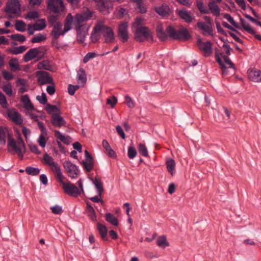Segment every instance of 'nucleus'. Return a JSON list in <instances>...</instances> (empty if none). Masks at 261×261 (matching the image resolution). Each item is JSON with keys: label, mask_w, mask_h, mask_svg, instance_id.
<instances>
[{"label": "nucleus", "mask_w": 261, "mask_h": 261, "mask_svg": "<svg viewBox=\"0 0 261 261\" xmlns=\"http://www.w3.org/2000/svg\"><path fill=\"white\" fill-rule=\"evenodd\" d=\"M43 159L44 164L47 165L49 167L56 163V162H54V159L47 153H45L43 155Z\"/></svg>", "instance_id": "58836bf2"}, {"label": "nucleus", "mask_w": 261, "mask_h": 261, "mask_svg": "<svg viewBox=\"0 0 261 261\" xmlns=\"http://www.w3.org/2000/svg\"><path fill=\"white\" fill-rule=\"evenodd\" d=\"M77 79L78 83L82 84V87L84 86L87 81L86 74L83 68H80L77 71Z\"/></svg>", "instance_id": "cd10ccee"}, {"label": "nucleus", "mask_w": 261, "mask_h": 261, "mask_svg": "<svg viewBox=\"0 0 261 261\" xmlns=\"http://www.w3.org/2000/svg\"><path fill=\"white\" fill-rule=\"evenodd\" d=\"M51 122L53 125L58 127H61L65 125V120L59 114H53Z\"/></svg>", "instance_id": "aec40b11"}, {"label": "nucleus", "mask_w": 261, "mask_h": 261, "mask_svg": "<svg viewBox=\"0 0 261 261\" xmlns=\"http://www.w3.org/2000/svg\"><path fill=\"white\" fill-rule=\"evenodd\" d=\"M150 36L151 32L145 27H138L135 31V38L137 41L142 42L149 39Z\"/></svg>", "instance_id": "423d86ee"}, {"label": "nucleus", "mask_w": 261, "mask_h": 261, "mask_svg": "<svg viewBox=\"0 0 261 261\" xmlns=\"http://www.w3.org/2000/svg\"><path fill=\"white\" fill-rule=\"evenodd\" d=\"M46 38V35L45 34H38L37 35L33 37L32 39V43L40 42L43 40H45Z\"/></svg>", "instance_id": "79ce46f5"}, {"label": "nucleus", "mask_w": 261, "mask_h": 261, "mask_svg": "<svg viewBox=\"0 0 261 261\" xmlns=\"http://www.w3.org/2000/svg\"><path fill=\"white\" fill-rule=\"evenodd\" d=\"M0 105L4 108L7 107L8 103L6 96L0 91Z\"/></svg>", "instance_id": "5fc2aeb1"}, {"label": "nucleus", "mask_w": 261, "mask_h": 261, "mask_svg": "<svg viewBox=\"0 0 261 261\" xmlns=\"http://www.w3.org/2000/svg\"><path fill=\"white\" fill-rule=\"evenodd\" d=\"M116 130L119 135L123 139L125 138V135L123 130L122 128L120 125L116 127Z\"/></svg>", "instance_id": "774afa93"}, {"label": "nucleus", "mask_w": 261, "mask_h": 261, "mask_svg": "<svg viewBox=\"0 0 261 261\" xmlns=\"http://www.w3.org/2000/svg\"><path fill=\"white\" fill-rule=\"evenodd\" d=\"M127 155L129 158L131 159H134L137 155V151L134 147L130 146L128 148Z\"/></svg>", "instance_id": "8fccbe9b"}, {"label": "nucleus", "mask_w": 261, "mask_h": 261, "mask_svg": "<svg viewBox=\"0 0 261 261\" xmlns=\"http://www.w3.org/2000/svg\"><path fill=\"white\" fill-rule=\"evenodd\" d=\"M103 147L106 150V153L111 158H115L116 157L115 151L111 148L109 143L105 140L102 142Z\"/></svg>", "instance_id": "393cba45"}, {"label": "nucleus", "mask_w": 261, "mask_h": 261, "mask_svg": "<svg viewBox=\"0 0 261 261\" xmlns=\"http://www.w3.org/2000/svg\"><path fill=\"white\" fill-rule=\"evenodd\" d=\"M100 31H97L95 30V27L94 28L93 32L91 36V41L93 43L96 42L100 38Z\"/></svg>", "instance_id": "de8ad7c7"}, {"label": "nucleus", "mask_w": 261, "mask_h": 261, "mask_svg": "<svg viewBox=\"0 0 261 261\" xmlns=\"http://www.w3.org/2000/svg\"><path fill=\"white\" fill-rule=\"evenodd\" d=\"M196 4L197 8L202 14H208L209 11L204 5L202 0H197Z\"/></svg>", "instance_id": "473e14b6"}, {"label": "nucleus", "mask_w": 261, "mask_h": 261, "mask_svg": "<svg viewBox=\"0 0 261 261\" xmlns=\"http://www.w3.org/2000/svg\"><path fill=\"white\" fill-rule=\"evenodd\" d=\"M39 15L36 11H30L28 13L26 16V18H28L30 20L35 19L39 18Z\"/></svg>", "instance_id": "6e6d98bb"}, {"label": "nucleus", "mask_w": 261, "mask_h": 261, "mask_svg": "<svg viewBox=\"0 0 261 261\" xmlns=\"http://www.w3.org/2000/svg\"><path fill=\"white\" fill-rule=\"evenodd\" d=\"M247 73L250 80L254 82H261V71L250 68L248 70Z\"/></svg>", "instance_id": "4468645a"}, {"label": "nucleus", "mask_w": 261, "mask_h": 261, "mask_svg": "<svg viewBox=\"0 0 261 261\" xmlns=\"http://www.w3.org/2000/svg\"><path fill=\"white\" fill-rule=\"evenodd\" d=\"M95 30L100 31L105 38V42L110 43L115 39L114 34L112 29L102 23H98L95 26Z\"/></svg>", "instance_id": "7ed1b4c3"}, {"label": "nucleus", "mask_w": 261, "mask_h": 261, "mask_svg": "<svg viewBox=\"0 0 261 261\" xmlns=\"http://www.w3.org/2000/svg\"><path fill=\"white\" fill-rule=\"evenodd\" d=\"M50 170L55 174V176L58 181L61 182L62 179H65V177L62 175L60 166L59 164L56 163L54 165L49 167Z\"/></svg>", "instance_id": "412c9836"}, {"label": "nucleus", "mask_w": 261, "mask_h": 261, "mask_svg": "<svg viewBox=\"0 0 261 261\" xmlns=\"http://www.w3.org/2000/svg\"><path fill=\"white\" fill-rule=\"evenodd\" d=\"M217 2L211 1L208 4V8L214 15L218 16L220 14V9L217 5Z\"/></svg>", "instance_id": "b1692460"}, {"label": "nucleus", "mask_w": 261, "mask_h": 261, "mask_svg": "<svg viewBox=\"0 0 261 261\" xmlns=\"http://www.w3.org/2000/svg\"><path fill=\"white\" fill-rule=\"evenodd\" d=\"M97 229L98 230L99 233L103 241H107V227L101 224L98 223L97 224Z\"/></svg>", "instance_id": "c85d7f7f"}, {"label": "nucleus", "mask_w": 261, "mask_h": 261, "mask_svg": "<svg viewBox=\"0 0 261 261\" xmlns=\"http://www.w3.org/2000/svg\"><path fill=\"white\" fill-rule=\"evenodd\" d=\"M8 115L9 118L15 124L20 125L22 123L23 120L21 115L14 110H9L8 112Z\"/></svg>", "instance_id": "dca6fc26"}, {"label": "nucleus", "mask_w": 261, "mask_h": 261, "mask_svg": "<svg viewBox=\"0 0 261 261\" xmlns=\"http://www.w3.org/2000/svg\"><path fill=\"white\" fill-rule=\"evenodd\" d=\"M220 55L223 57L225 63L228 66V68H230L231 70V73H234L235 72V68L234 66V64L232 63V62L231 61V60L228 58L227 56L225 55L222 56V54H220Z\"/></svg>", "instance_id": "ea45409f"}, {"label": "nucleus", "mask_w": 261, "mask_h": 261, "mask_svg": "<svg viewBox=\"0 0 261 261\" xmlns=\"http://www.w3.org/2000/svg\"><path fill=\"white\" fill-rule=\"evenodd\" d=\"M125 103L129 108H133L134 107V103L132 99L128 96H125Z\"/></svg>", "instance_id": "69168bd1"}, {"label": "nucleus", "mask_w": 261, "mask_h": 261, "mask_svg": "<svg viewBox=\"0 0 261 261\" xmlns=\"http://www.w3.org/2000/svg\"><path fill=\"white\" fill-rule=\"evenodd\" d=\"M198 28L203 31V34H208L213 36V25H209L203 22H198L197 23Z\"/></svg>", "instance_id": "4be33fe9"}, {"label": "nucleus", "mask_w": 261, "mask_h": 261, "mask_svg": "<svg viewBox=\"0 0 261 261\" xmlns=\"http://www.w3.org/2000/svg\"><path fill=\"white\" fill-rule=\"evenodd\" d=\"M197 45L205 57H208L212 54V43L210 41L202 42L201 39L199 38L197 41Z\"/></svg>", "instance_id": "0eeeda50"}, {"label": "nucleus", "mask_w": 261, "mask_h": 261, "mask_svg": "<svg viewBox=\"0 0 261 261\" xmlns=\"http://www.w3.org/2000/svg\"><path fill=\"white\" fill-rule=\"evenodd\" d=\"M62 179L61 182H59V183L61 184L66 194L73 197H77L81 194L80 190L76 186L70 181L65 182Z\"/></svg>", "instance_id": "20e7f679"}, {"label": "nucleus", "mask_w": 261, "mask_h": 261, "mask_svg": "<svg viewBox=\"0 0 261 261\" xmlns=\"http://www.w3.org/2000/svg\"><path fill=\"white\" fill-rule=\"evenodd\" d=\"M83 164L86 170L88 172H90L93 168L92 161H83Z\"/></svg>", "instance_id": "13d9d810"}, {"label": "nucleus", "mask_w": 261, "mask_h": 261, "mask_svg": "<svg viewBox=\"0 0 261 261\" xmlns=\"http://www.w3.org/2000/svg\"><path fill=\"white\" fill-rule=\"evenodd\" d=\"M27 49V47L25 46H20L18 47H13L9 48L8 52L12 55H18L23 53Z\"/></svg>", "instance_id": "7c9ffc66"}, {"label": "nucleus", "mask_w": 261, "mask_h": 261, "mask_svg": "<svg viewBox=\"0 0 261 261\" xmlns=\"http://www.w3.org/2000/svg\"><path fill=\"white\" fill-rule=\"evenodd\" d=\"M54 134L55 136L57 138V139L59 140L60 141L63 142L65 144H68L71 142V138L69 136H64L58 130H55Z\"/></svg>", "instance_id": "bb28decb"}, {"label": "nucleus", "mask_w": 261, "mask_h": 261, "mask_svg": "<svg viewBox=\"0 0 261 261\" xmlns=\"http://www.w3.org/2000/svg\"><path fill=\"white\" fill-rule=\"evenodd\" d=\"M64 168L69 176L75 178L79 174V170L74 164L70 161H65L63 163Z\"/></svg>", "instance_id": "9d476101"}, {"label": "nucleus", "mask_w": 261, "mask_h": 261, "mask_svg": "<svg viewBox=\"0 0 261 261\" xmlns=\"http://www.w3.org/2000/svg\"><path fill=\"white\" fill-rule=\"evenodd\" d=\"M7 12L9 17L13 18L18 16L20 14V5L17 0H12L7 5Z\"/></svg>", "instance_id": "39448f33"}, {"label": "nucleus", "mask_w": 261, "mask_h": 261, "mask_svg": "<svg viewBox=\"0 0 261 261\" xmlns=\"http://www.w3.org/2000/svg\"><path fill=\"white\" fill-rule=\"evenodd\" d=\"M216 61L219 63L221 67L222 74L223 75L226 76L228 75L233 74L234 73H231V70H230V69L228 68V67H226V66L224 64L219 55L217 53L216 54Z\"/></svg>", "instance_id": "a211bd4d"}, {"label": "nucleus", "mask_w": 261, "mask_h": 261, "mask_svg": "<svg viewBox=\"0 0 261 261\" xmlns=\"http://www.w3.org/2000/svg\"><path fill=\"white\" fill-rule=\"evenodd\" d=\"M117 102V99L115 96L110 97L107 100V103L110 105L112 108H114Z\"/></svg>", "instance_id": "4d7b16f0"}, {"label": "nucleus", "mask_w": 261, "mask_h": 261, "mask_svg": "<svg viewBox=\"0 0 261 261\" xmlns=\"http://www.w3.org/2000/svg\"><path fill=\"white\" fill-rule=\"evenodd\" d=\"M50 210L54 214L60 215L63 213L62 207L58 205L51 207Z\"/></svg>", "instance_id": "864d4df0"}, {"label": "nucleus", "mask_w": 261, "mask_h": 261, "mask_svg": "<svg viewBox=\"0 0 261 261\" xmlns=\"http://www.w3.org/2000/svg\"><path fill=\"white\" fill-rule=\"evenodd\" d=\"M3 90L9 96H11L13 95L12 86L10 83L4 85Z\"/></svg>", "instance_id": "3c124183"}, {"label": "nucleus", "mask_w": 261, "mask_h": 261, "mask_svg": "<svg viewBox=\"0 0 261 261\" xmlns=\"http://www.w3.org/2000/svg\"><path fill=\"white\" fill-rule=\"evenodd\" d=\"M8 136V150L13 154L17 153L18 156L22 159L23 152L25 150L24 141L21 138H19L17 141L9 134L6 127L0 126V143L5 145L6 141V137Z\"/></svg>", "instance_id": "f03ea898"}, {"label": "nucleus", "mask_w": 261, "mask_h": 261, "mask_svg": "<svg viewBox=\"0 0 261 261\" xmlns=\"http://www.w3.org/2000/svg\"><path fill=\"white\" fill-rule=\"evenodd\" d=\"M155 11L159 15L163 16H166L170 15L171 12L169 6L166 4H163L162 6L155 8Z\"/></svg>", "instance_id": "5701e85b"}, {"label": "nucleus", "mask_w": 261, "mask_h": 261, "mask_svg": "<svg viewBox=\"0 0 261 261\" xmlns=\"http://www.w3.org/2000/svg\"><path fill=\"white\" fill-rule=\"evenodd\" d=\"M48 20L49 24L53 26L57 22V16L55 15H50L48 17Z\"/></svg>", "instance_id": "338daca9"}, {"label": "nucleus", "mask_w": 261, "mask_h": 261, "mask_svg": "<svg viewBox=\"0 0 261 261\" xmlns=\"http://www.w3.org/2000/svg\"><path fill=\"white\" fill-rule=\"evenodd\" d=\"M224 17L234 27L238 29L240 28L239 24L234 21L233 18L229 14H225Z\"/></svg>", "instance_id": "603ef678"}, {"label": "nucleus", "mask_w": 261, "mask_h": 261, "mask_svg": "<svg viewBox=\"0 0 261 261\" xmlns=\"http://www.w3.org/2000/svg\"><path fill=\"white\" fill-rule=\"evenodd\" d=\"M138 151L142 155L145 157L148 156V150L146 146L141 143L138 144Z\"/></svg>", "instance_id": "a19ab883"}, {"label": "nucleus", "mask_w": 261, "mask_h": 261, "mask_svg": "<svg viewBox=\"0 0 261 261\" xmlns=\"http://www.w3.org/2000/svg\"><path fill=\"white\" fill-rule=\"evenodd\" d=\"M179 17L187 23L191 22L194 19V16L191 15V13L184 9L178 11Z\"/></svg>", "instance_id": "f3484780"}, {"label": "nucleus", "mask_w": 261, "mask_h": 261, "mask_svg": "<svg viewBox=\"0 0 261 261\" xmlns=\"http://www.w3.org/2000/svg\"><path fill=\"white\" fill-rule=\"evenodd\" d=\"M40 51L37 48H34L30 49L23 56V60L25 62L37 57Z\"/></svg>", "instance_id": "6ab92c4d"}, {"label": "nucleus", "mask_w": 261, "mask_h": 261, "mask_svg": "<svg viewBox=\"0 0 261 261\" xmlns=\"http://www.w3.org/2000/svg\"><path fill=\"white\" fill-rule=\"evenodd\" d=\"M47 7L50 12L56 14L62 11L63 4L61 0H49Z\"/></svg>", "instance_id": "6e6552de"}, {"label": "nucleus", "mask_w": 261, "mask_h": 261, "mask_svg": "<svg viewBox=\"0 0 261 261\" xmlns=\"http://www.w3.org/2000/svg\"><path fill=\"white\" fill-rule=\"evenodd\" d=\"M37 68L39 69H44L49 71H51L52 68L50 62L47 60L39 62L37 65Z\"/></svg>", "instance_id": "2f4dec72"}, {"label": "nucleus", "mask_w": 261, "mask_h": 261, "mask_svg": "<svg viewBox=\"0 0 261 261\" xmlns=\"http://www.w3.org/2000/svg\"><path fill=\"white\" fill-rule=\"evenodd\" d=\"M45 109L48 114L51 115L53 114H58L60 111L57 106L50 104H47Z\"/></svg>", "instance_id": "f704fd0d"}, {"label": "nucleus", "mask_w": 261, "mask_h": 261, "mask_svg": "<svg viewBox=\"0 0 261 261\" xmlns=\"http://www.w3.org/2000/svg\"><path fill=\"white\" fill-rule=\"evenodd\" d=\"M46 26V21L45 19H39L35 24L34 27H36L37 31H40L44 29Z\"/></svg>", "instance_id": "4c0bfd02"}, {"label": "nucleus", "mask_w": 261, "mask_h": 261, "mask_svg": "<svg viewBox=\"0 0 261 261\" xmlns=\"http://www.w3.org/2000/svg\"><path fill=\"white\" fill-rule=\"evenodd\" d=\"M2 73L3 77L6 80H11L14 77L13 75L11 73L6 70H3Z\"/></svg>", "instance_id": "052dcab7"}, {"label": "nucleus", "mask_w": 261, "mask_h": 261, "mask_svg": "<svg viewBox=\"0 0 261 261\" xmlns=\"http://www.w3.org/2000/svg\"><path fill=\"white\" fill-rule=\"evenodd\" d=\"M127 29V22H122L119 25L118 36L123 42H126L128 39Z\"/></svg>", "instance_id": "9b49d317"}, {"label": "nucleus", "mask_w": 261, "mask_h": 261, "mask_svg": "<svg viewBox=\"0 0 261 261\" xmlns=\"http://www.w3.org/2000/svg\"><path fill=\"white\" fill-rule=\"evenodd\" d=\"M25 23L22 20H17L16 21V29L20 32H24L25 30Z\"/></svg>", "instance_id": "c03bdc74"}, {"label": "nucleus", "mask_w": 261, "mask_h": 261, "mask_svg": "<svg viewBox=\"0 0 261 261\" xmlns=\"http://www.w3.org/2000/svg\"><path fill=\"white\" fill-rule=\"evenodd\" d=\"M88 29L86 26L81 25L77 29V41L82 43L84 42L87 34Z\"/></svg>", "instance_id": "2eb2a0df"}, {"label": "nucleus", "mask_w": 261, "mask_h": 261, "mask_svg": "<svg viewBox=\"0 0 261 261\" xmlns=\"http://www.w3.org/2000/svg\"><path fill=\"white\" fill-rule=\"evenodd\" d=\"M88 216L92 221L96 220L95 212L93 208H90V210H86Z\"/></svg>", "instance_id": "bf43d9fd"}, {"label": "nucleus", "mask_w": 261, "mask_h": 261, "mask_svg": "<svg viewBox=\"0 0 261 261\" xmlns=\"http://www.w3.org/2000/svg\"><path fill=\"white\" fill-rule=\"evenodd\" d=\"M25 172L29 175L35 176L39 174L40 170L37 168L27 167L25 169Z\"/></svg>", "instance_id": "37998d69"}, {"label": "nucleus", "mask_w": 261, "mask_h": 261, "mask_svg": "<svg viewBox=\"0 0 261 261\" xmlns=\"http://www.w3.org/2000/svg\"><path fill=\"white\" fill-rule=\"evenodd\" d=\"M9 65L12 71L15 72L21 70V67L19 64L18 59L12 58L9 61Z\"/></svg>", "instance_id": "a878e982"}, {"label": "nucleus", "mask_w": 261, "mask_h": 261, "mask_svg": "<svg viewBox=\"0 0 261 261\" xmlns=\"http://www.w3.org/2000/svg\"><path fill=\"white\" fill-rule=\"evenodd\" d=\"M91 17V13L89 12L87 15L83 14L82 15L77 16V19L79 22H82L85 20L88 19L89 18Z\"/></svg>", "instance_id": "e2e57ef3"}, {"label": "nucleus", "mask_w": 261, "mask_h": 261, "mask_svg": "<svg viewBox=\"0 0 261 261\" xmlns=\"http://www.w3.org/2000/svg\"><path fill=\"white\" fill-rule=\"evenodd\" d=\"M156 31L158 37L162 41H164L169 36L170 38L175 40H187L191 38V35L187 29L181 27L176 30L173 27L169 25L165 31L161 23H158L156 25Z\"/></svg>", "instance_id": "f257e3e1"}, {"label": "nucleus", "mask_w": 261, "mask_h": 261, "mask_svg": "<svg viewBox=\"0 0 261 261\" xmlns=\"http://www.w3.org/2000/svg\"><path fill=\"white\" fill-rule=\"evenodd\" d=\"M53 26V29L51 32L54 40L53 43H55L60 35H64V32L62 30V24L61 22H57Z\"/></svg>", "instance_id": "ddd939ff"}, {"label": "nucleus", "mask_w": 261, "mask_h": 261, "mask_svg": "<svg viewBox=\"0 0 261 261\" xmlns=\"http://www.w3.org/2000/svg\"><path fill=\"white\" fill-rule=\"evenodd\" d=\"M240 22L243 29L251 34H254L255 31L250 27V25L246 22V21L242 18L240 19Z\"/></svg>", "instance_id": "72a5a7b5"}, {"label": "nucleus", "mask_w": 261, "mask_h": 261, "mask_svg": "<svg viewBox=\"0 0 261 261\" xmlns=\"http://www.w3.org/2000/svg\"><path fill=\"white\" fill-rule=\"evenodd\" d=\"M9 37L12 39L19 41L21 43L23 42L25 40V37L23 35L19 34L11 35Z\"/></svg>", "instance_id": "49530a36"}, {"label": "nucleus", "mask_w": 261, "mask_h": 261, "mask_svg": "<svg viewBox=\"0 0 261 261\" xmlns=\"http://www.w3.org/2000/svg\"><path fill=\"white\" fill-rule=\"evenodd\" d=\"M93 183L98 190L99 195L100 196L103 191L101 181L98 178H95V180L93 181Z\"/></svg>", "instance_id": "a18cd8bd"}, {"label": "nucleus", "mask_w": 261, "mask_h": 261, "mask_svg": "<svg viewBox=\"0 0 261 261\" xmlns=\"http://www.w3.org/2000/svg\"><path fill=\"white\" fill-rule=\"evenodd\" d=\"M47 135L46 134H43L41 133V134L39 136L38 142L39 144V145L42 147H44L46 145V139H45V136Z\"/></svg>", "instance_id": "09e8293b"}, {"label": "nucleus", "mask_w": 261, "mask_h": 261, "mask_svg": "<svg viewBox=\"0 0 261 261\" xmlns=\"http://www.w3.org/2000/svg\"><path fill=\"white\" fill-rule=\"evenodd\" d=\"M36 99L42 105L47 102V98L45 93H42L41 96L38 95Z\"/></svg>", "instance_id": "680f3d73"}, {"label": "nucleus", "mask_w": 261, "mask_h": 261, "mask_svg": "<svg viewBox=\"0 0 261 261\" xmlns=\"http://www.w3.org/2000/svg\"><path fill=\"white\" fill-rule=\"evenodd\" d=\"M106 219L108 222L113 225L117 226L118 224L117 218L111 213L106 214Z\"/></svg>", "instance_id": "e433bc0d"}, {"label": "nucleus", "mask_w": 261, "mask_h": 261, "mask_svg": "<svg viewBox=\"0 0 261 261\" xmlns=\"http://www.w3.org/2000/svg\"><path fill=\"white\" fill-rule=\"evenodd\" d=\"M166 166L168 171L172 175L175 172V162L173 159H168L166 161Z\"/></svg>", "instance_id": "c756f323"}, {"label": "nucleus", "mask_w": 261, "mask_h": 261, "mask_svg": "<svg viewBox=\"0 0 261 261\" xmlns=\"http://www.w3.org/2000/svg\"><path fill=\"white\" fill-rule=\"evenodd\" d=\"M96 56L94 53H88L84 57L83 62L84 63H87L90 59L94 58Z\"/></svg>", "instance_id": "0e129e2a"}, {"label": "nucleus", "mask_w": 261, "mask_h": 261, "mask_svg": "<svg viewBox=\"0 0 261 261\" xmlns=\"http://www.w3.org/2000/svg\"><path fill=\"white\" fill-rule=\"evenodd\" d=\"M157 245L162 248H165L169 246V243L167 241L166 238L164 236L160 237L156 241Z\"/></svg>", "instance_id": "c9c22d12"}, {"label": "nucleus", "mask_w": 261, "mask_h": 261, "mask_svg": "<svg viewBox=\"0 0 261 261\" xmlns=\"http://www.w3.org/2000/svg\"><path fill=\"white\" fill-rule=\"evenodd\" d=\"M96 9L100 12H105L112 8V3L109 0H94Z\"/></svg>", "instance_id": "f8f14e48"}, {"label": "nucleus", "mask_w": 261, "mask_h": 261, "mask_svg": "<svg viewBox=\"0 0 261 261\" xmlns=\"http://www.w3.org/2000/svg\"><path fill=\"white\" fill-rule=\"evenodd\" d=\"M36 77L39 85H42L53 83V79L48 72L45 71H38L36 72Z\"/></svg>", "instance_id": "1a4fd4ad"}]
</instances>
